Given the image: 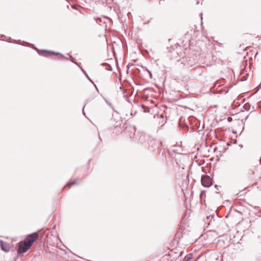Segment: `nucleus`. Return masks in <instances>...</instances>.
<instances>
[{"mask_svg":"<svg viewBox=\"0 0 261 261\" xmlns=\"http://www.w3.org/2000/svg\"><path fill=\"white\" fill-rule=\"evenodd\" d=\"M38 238V234L37 232H34L29 234L24 240L25 243L27 244L29 246H31L32 243L35 242Z\"/></svg>","mask_w":261,"mask_h":261,"instance_id":"obj_1","label":"nucleus"},{"mask_svg":"<svg viewBox=\"0 0 261 261\" xmlns=\"http://www.w3.org/2000/svg\"><path fill=\"white\" fill-rule=\"evenodd\" d=\"M30 247V246H29V245H28L27 244L25 243L24 241L23 242H19L18 243V249L17 251L18 254H20L22 253L27 252L29 250Z\"/></svg>","mask_w":261,"mask_h":261,"instance_id":"obj_2","label":"nucleus"},{"mask_svg":"<svg viewBox=\"0 0 261 261\" xmlns=\"http://www.w3.org/2000/svg\"><path fill=\"white\" fill-rule=\"evenodd\" d=\"M201 182L202 185L204 187H210L212 185V181L210 176L203 175L201 177Z\"/></svg>","mask_w":261,"mask_h":261,"instance_id":"obj_3","label":"nucleus"},{"mask_svg":"<svg viewBox=\"0 0 261 261\" xmlns=\"http://www.w3.org/2000/svg\"><path fill=\"white\" fill-rule=\"evenodd\" d=\"M1 248L5 252H8L10 250V247L9 244L2 241H0Z\"/></svg>","mask_w":261,"mask_h":261,"instance_id":"obj_4","label":"nucleus"},{"mask_svg":"<svg viewBox=\"0 0 261 261\" xmlns=\"http://www.w3.org/2000/svg\"><path fill=\"white\" fill-rule=\"evenodd\" d=\"M41 55H43V56H49L50 55H54V54H56V55H58V54H56L54 52H51V51H47V50H42L41 51Z\"/></svg>","mask_w":261,"mask_h":261,"instance_id":"obj_5","label":"nucleus"},{"mask_svg":"<svg viewBox=\"0 0 261 261\" xmlns=\"http://www.w3.org/2000/svg\"><path fill=\"white\" fill-rule=\"evenodd\" d=\"M82 70L83 71V72L84 73V74H85V75L86 76V77H87V79L91 82H92V81L90 80V79L89 77V76L86 74V73L84 72V71L83 70V69L82 68H81Z\"/></svg>","mask_w":261,"mask_h":261,"instance_id":"obj_6","label":"nucleus"},{"mask_svg":"<svg viewBox=\"0 0 261 261\" xmlns=\"http://www.w3.org/2000/svg\"><path fill=\"white\" fill-rule=\"evenodd\" d=\"M191 259V257H186L185 259V261H190V260Z\"/></svg>","mask_w":261,"mask_h":261,"instance_id":"obj_7","label":"nucleus"},{"mask_svg":"<svg viewBox=\"0 0 261 261\" xmlns=\"http://www.w3.org/2000/svg\"><path fill=\"white\" fill-rule=\"evenodd\" d=\"M76 184L75 181H73V182L70 183V184H71V185H74V184ZM69 184V183H68L67 184V185H68Z\"/></svg>","mask_w":261,"mask_h":261,"instance_id":"obj_8","label":"nucleus"},{"mask_svg":"<svg viewBox=\"0 0 261 261\" xmlns=\"http://www.w3.org/2000/svg\"><path fill=\"white\" fill-rule=\"evenodd\" d=\"M94 86L95 87L96 89L97 90V87H96V85H95V84H94Z\"/></svg>","mask_w":261,"mask_h":261,"instance_id":"obj_9","label":"nucleus"},{"mask_svg":"<svg viewBox=\"0 0 261 261\" xmlns=\"http://www.w3.org/2000/svg\"><path fill=\"white\" fill-rule=\"evenodd\" d=\"M228 119L229 120H230V117H228Z\"/></svg>","mask_w":261,"mask_h":261,"instance_id":"obj_10","label":"nucleus"},{"mask_svg":"<svg viewBox=\"0 0 261 261\" xmlns=\"http://www.w3.org/2000/svg\"><path fill=\"white\" fill-rule=\"evenodd\" d=\"M228 119L229 120H230V117H228Z\"/></svg>","mask_w":261,"mask_h":261,"instance_id":"obj_11","label":"nucleus"},{"mask_svg":"<svg viewBox=\"0 0 261 261\" xmlns=\"http://www.w3.org/2000/svg\"><path fill=\"white\" fill-rule=\"evenodd\" d=\"M228 119L229 120H230V117H228Z\"/></svg>","mask_w":261,"mask_h":261,"instance_id":"obj_12","label":"nucleus"}]
</instances>
